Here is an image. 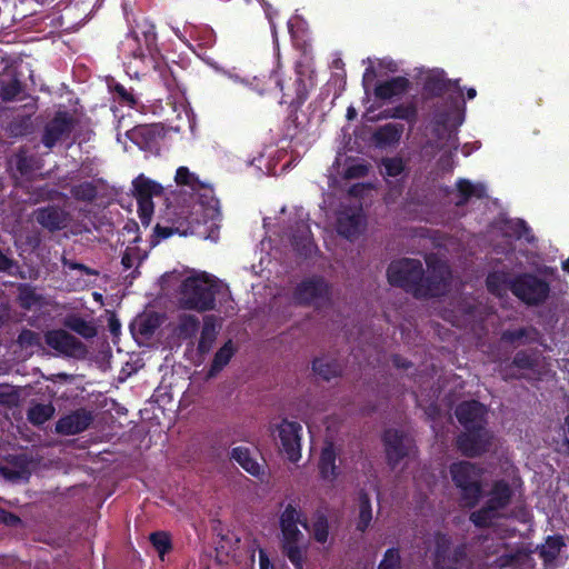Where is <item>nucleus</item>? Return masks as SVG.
<instances>
[{"instance_id": "nucleus-1", "label": "nucleus", "mask_w": 569, "mask_h": 569, "mask_svg": "<svg viewBox=\"0 0 569 569\" xmlns=\"http://www.w3.org/2000/svg\"><path fill=\"white\" fill-rule=\"evenodd\" d=\"M426 262L427 276H423L422 263L418 259L403 258L391 262L387 271L389 282L411 290L417 297L443 293L450 277L447 263L435 256H429Z\"/></svg>"}, {"instance_id": "nucleus-2", "label": "nucleus", "mask_w": 569, "mask_h": 569, "mask_svg": "<svg viewBox=\"0 0 569 569\" xmlns=\"http://www.w3.org/2000/svg\"><path fill=\"white\" fill-rule=\"evenodd\" d=\"M226 316L236 312L229 287L207 272H191L182 281L179 305L184 309L203 312L217 307Z\"/></svg>"}, {"instance_id": "nucleus-3", "label": "nucleus", "mask_w": 569, "mask_h": 569, "mask_svg": "<svg viewBox=\"0 0 569 569\" xmlns=\"http://www.w3.org/2000/svg\"><path fill=\"white\" fill-rule=\"evenodd\" d=\"M485 413V407L478 401L463 402L456 410L459 422L466 428L458 447L467 456L481 455L490 446L491 435L483 428Z\"/></svg>"}, {"instance_id": "nucleus-4", "label": "nucleus", "mask_w": 569, "mask_h": 569, "mask_svg": "<svg viewBox=\"0 0 569 569\" xmlns=\"http://www.w3.org/2000/svg\"><path fill=\"white\" fill-rule=\"evenodd\" d=\"M450 473L455 485L460 489L463 503L473 507L481 496V469L461 461L450 466Z\"/></svg>"}, {"instance_id": "nucleus-5", "label": "nucleus", "mask_w": 569, "mask_h": 569, "mask_svg": "<svg viewBox=\"0 0 569 569\" xmlns=\"http://www.w3.org/2000/svg\"><path fill=\"white\" fill-rule=\"evenodd\" d=\"M511 490L503 481H497L490 492L486 507L475 511L470 516V520L478 527H486L503 516V510L509 503Z\"/></svg>"}, {"instance_id": "nucleus-6", "label": "nucleus", "mask_w": 569, "mask_h": 569, "mask_svg": "<svg viewBox=\"0 0 569 569\" xmlns=\"http://www.w3.org/2000/svg\"><path fill=\"white\" fill-rule=\"evenodd\" d=\"M482 551L485 558L482 559L483 566L489 568L496 567L498 569H517L520 565H530L531 559L522 553H513L509 548L501 541L495 542L493 540H485Z\"/></svg>"}, {"instance_id": "nucleus-7", "label": "nucleus", "mask_w": 569, "mask_h": 569, "mask_svg": "<svg viewBox=\"0 0 569 569\" xmlns=\"http://www.w3.org/2000/svg\"><path fill=\"white\" fill-rule=\"evenodd\" d=\"M385 443L392 468H396L401 461H403V468H408L416 460V447L412 439L398 430H388L385 435Z\"/></svg>"}, {"instance_id": "nucleus-8", "label": "nucleus", "mask_w": 569, "mask_h": 569, "mask_svg": "<svg viewBox=\"0 0 569 569\" xmlns=\"http://www.w3.org/2000/svg\"><path fill=\"white\" fill-rule=\"evenodd\" d=\"M301 432L302 427L299 422L287 419L278 423L273 430L282 452L292 462L301 458Z\"/></svg>"}, {"instance_id": "nucleus-9", "label": "nucleus", "mask_w": 569, "mask_h": 569, "mask_svg": "<svg viewBox=\"0 0 569 569\" xmlns=\"http://www.w3.org/2000/svg\"><path fill=\"white\" fill-rule=\"evenodd\" d=\"M511 291L528 305H538L549 295V284L531 274L518 277L511 284Z\"/></svg>"}, {"instance_id": "nucleus-10", "label": "nucleus", "mask_w": 569, "mask_h": 569, "mask_svg": "<svg viewBox=\"0 0 569 569\" xmlns=\"http://www.w3.org/2000/svg\"><path fill=\"white\" fill-rule=\"evenodd\" d=\"M330 297V287L321 277H310L301 281L296 290L293 298L300 305H310L319 307L327 302Z\"/></svg>"}, {"instance_id": "nucleus-11", "label": "nucleus", "mask_w": 569, "mask_h": 569, "mask_svg": "<svg viewBox=\"0 0 569 569\" xmlns=\"http://www.w3.org/2000/svg\"><path fill=\"white\" fill-rule=\"evenodd\" d=\"M366 219L359 204L342 206L337 214L336 228L339 234L353 240L366 230Z\"/></svg>"}, {"instance_id": "nucleus-12", "label": "nucleus", "mask_w": 569, "mask_h": 569, "mask_svg": "<svg viewBox=\"0 0 569 569\" xmlns=\"http://www.w3.org/2000/svg\"><path fill=\"white\" fill-rule=\"evenodd\" d=\"M281 533L283 537V549L296 567V569H302L305 547H303V533L299 530L298 525H280Z\"/></svg>"}, {"instance_id": "nucleus-13", "label": "nucleus", "mask_w": 569, "mask_h": 569, "mask_svg": "<svg viewBox=\"0 0 569 569\" xmlns=\"http://www.w3.org/2000/svg\"><path fill=\"white\" fill-rule=\"evenodd\" d=\"M72 128V117L67 113H58L46 127L42 138L44 146L52 148L58 141L67 139Z\"/></svg>"}, {"instance_id": "nucleus-14", "label": "nucleus", "mask_w": 569, "mask_h": 569, "mask_svg": "<svg viewBox=\"0 0 569 569\" xmlns=\"http://www.w3.org/2000/svg\"><path fill=\"white\" fill-rule=\"evenodd\" d=\"M91 422V412L80 409L59 419L56 425V431L67 436L76 435L84 431Z\"/></svg>"}, {"instance_id": "nucleus-15", "label": "nucleus", "mask_w": 569, "mask_h": 569, "mask_svg": "<svg viewBox=\"0 0 569 569\" xmlns=\"http://www.w3.org/2000/svg\"><path fill=\"white\" fill-rule=\"evenodd\" d=\"M46 342L54 350L67 355H73L81 349V342L61 329L47 332Z\"/></svg>"}, {"instance_id": "nucleus-16", "label": "nucleus", "mask_w": 569, "mask_h": 569, "mask_svg": "<svg viewBox=\"0 0 569 569\" xmlns=\"http://www.w3.org/2000/svg\"><path fill=\"white\" fill-rule=\"evenodd\" d=\"M231 458L254 477H260L264 472L263 465L259 462L258 453L247 447L233 448Z\"/></svg>"}, {"instance_id": "nucleus-17", "label": "nucleus", "mask_w": 569, "mask_h": 569, "mask_svg": "<svg viewBox=\"0 0 569 569\" xmlns=\"http://www.w3.org/2000/svg\"><path fill=\"white\" fill-rule=\"evenodd\" d=\"M435 543V569H453L452 563L458 560V556L462 555V550H456L453 555H451L449 550L450 541L443 535H437Z\"/></svg>"}, {"instance_id": "nucleus-18", "label": "nucleus", "mask_w": 569, "mask_h": 569, "mask_svg": "<svg viewBox=\"0 0 569 569\" xmlns=\"http://www.w3.org/2000/svg\"><path fill=\"white\" fill-rule=\"evenodd\" d=\"M36 220L43 228L54 231L67 227L69 216L59 208H43L36 212Z\"/></svg>"}, {"instance_id": "nucleus-19", "label": "nucleus", "mask_w": 569, "mask_h": 569, "mask_svg": "<svg viewBox=\"0 0 569 569\" xmlns=\"http://www.w3.org/2000/svg\"><path fill=\"white\" fill-rule=\"evenodd\" d=\"M339 449L332 442H327L321 450L319 470L323 480L332 482L338 477L336 458Z\"/></svg>"}, {"instance_id": "nucleus-20", "label": "nucleus", "mask_w": 569, "mask_h": 569, "mask_svg": "<svg viewBox=\"0 0 569 569\" xmlns=\"http://www.w3.org/2000/svg\"><path fill=\"white\" fill-rule=\"evenodd\" d=\"M312 371L322 380L330 381L342 373V366L331 356H321L312 361Z\"/></svg>"}, {"instance_id": "nucleus-21", "label": "nucleus", "mask_w": 569, "mask_h": 569, "mask_svg": "<svg viewBox=\"0 0 569 569\" xmlns=\"http://www.w3.org/2000/svg\"><path fill=\"white\" fill-rule=\"evenodd\" d=\"M236 348L231 340L227 341L214 355L212 363L207 373V378L216 377L231 360L234 355Z\"/></svg>"}, {"instance_id": "nucleus-22", "label": "nucleus", "mask_w": 569, "mask_h": 569, "mask_svg": "<svg viewBox=\"0 0 569 569\" xmlns=\"http://www.w3.org/2000/svg\"><path fill=\"white\" fill-rule=\"evenodd\" d=\"M301 525L305 529L309 530L307 519L301 511L300 505L296 500H291L283 505L280 515V525Z\"/></svg>"}, {"instance_id": "nucleus-23", "label": "nucleus", "mask_w": 569, "mask_h": 569, "mask_svg": "<svg viewBox=\"0 0 569 569\" xmlns=\"http://www.w3.org/2000/svg\"><path fill=\"white\" fill-rule=\"evenodd\" d=\"M407 86L408 80L406 78L397 77L377 86L375 93L380 99H391L403 93Z\"/></svg>"}, {"instance_id": "nucleus-24", "label": "nucleus", "mask_w": 569, "mask_h": 569, "mask_svg": "<svg viewBox=\"0 0 569 569\" xmlns=\"http://www.w3.org/2000/svg\"><path fill=\"white\" fill-rule=\"evenodd\" d=\"M220 329V323L213 316H207L203 320V328L199 341V350L208 352L214 342Z\"/></svg>"}, {"instance_id": "nucleus-25", "label": "nucleus", "mask_w": 569, "mask_h": 569, "mask_svg": "<svg viewBox=\"0 0 569 569\" xmlns=\"http://www.w3.org/2000/svg\"><path fill=\"white\" fill-rule=\"evenodd\" d=\"M133 189L137 200H152L153 196H158L162 192V188L159 183L142 174L133 180Z\"/></svg>"}, {"instance_id": "nucleus-26", "label": "nucleus", "mask_w": 569, "mask_h": 569, "mask_svg": "<svg viewBox=\"0 0 569 569\" xmlns=\"http://www.w3.org/2000/svg\"><path fill=\"white\" fill-rule=\"evenodd\" d=\"M292 244L301 254H310L313 250V242L309 227L301 221L297 227V233L292 236Z\"/></svg>"}, {"instance_id": "nucleus-27", "label": "nucleus", "mask_w": 569, "mask_h": 569, "mask_svg": "<svg viewBox=\"0 0 569 569\" xmlns=\"http://www.w3.org/2000/svg\"><path fill=\"white\" fill-rule=\"evenodd\" d=\"M566 546L562 537L555 536L548 537L543 545L539 548V555L546 563H551L556 560L561 549Z\"/></svg>"}, {"instance_id": "nucleus-28", "label": "nucleus", "mask_w": 569, "mask_h": 569, "mask_svg": "<svg viewBox=\"0 0 569 569\" xmlns=\"http://www.w3.org/2000/svg\"><path fill=\"white\" fill-rule=\"evenodd\" d=\"M502 232L508 237H516L518 239L525 238L528 242L533 240L529 228L522 220H503L501 226Z\"/></svg>"}, {"instance_id": "nucleus-29", "label": "nucleus", "mask_w": 569, "mask_h": 569, "mask_svg": "<svg viewBox=\"0 0 569 569\" xmlns=\"http://www.w3.org/2000/svg\"><path fill=\"white\" fill-rule=\"evenodd\" d=\"M401 134L402 126L388 123L377 131L376 140L381 146H391L400 140Z\"/></svg>"}, {"instance_id": "nucleus-30", "label": "nucleus", "mask_w": 569, "mask_h": 569, "mask_svg": "<svg viewBox=\"0 0 569 569\" xmlns=\"http://www.w3.org/2000/svg\"><path fill=\"white\" fill-rule=\"evenodd\" d=\"M457 188L462 199L457 204H463L469 197L481 198L486 193V187L481 183H472L469 180L461 179L457 182Z\"/></svg>"}, {"instance_id": "nucleus-31", "label": "nucleus", "mask_w": 569, "mask_h": 569, "mask_svg": "<svg viewBox=\"0 0 569 569\" xmlns=\"http://www.w3.org/2000/svg\"><path fill=\"white\" fill-rule=\"evenodd\" d=\"M372 520V508L370 499L367 493L361 492L359 496V517L357 522V529L365 531Z\"/></svg>"}, {"instance_id": "nucleus-32", "label": "nucleus", "mask_w": 569, "mask_h": 569, "mask_svg": "<svg viewBox=\"0 0 569 569\" xmlns=\"http://www.w3.org/2000/svg\"><path fill=\"white\" fill-rule=\"evenodd\" d=\"M405 171L401 158H385L381 160L380 172L385 178L398 179Z\"/></svg>"}, {"instance_id": "nucleus-33", "label": "nucleus", "mask_w": 569, "mask_h": 569, "mask_svg": "<svg viewBox=\"0 0 569 569\" xmlns=\"http://www.w3.org/2000/svg\"><path fill=\"white\" fill-rule=\"evenodd\" d=\"M54 413V408L51 405L38 403L28 410V419L33 425H41L49 420Z\"/></svg>"}, {"instance_id": "nucleus-34", "label": "nucleus", "mask_w": 569, "mask_h": 569, "mask_svg": "<svg viewBox=\"0 0 569 569\" xmlns=\"http://www.w3.org/2000/svg\"><path fill=\"white\" fill-rule=\"evenodd\" d=\"M378 569H402V559L399 549H387L378 565Z\"/></svg>"}, {"instance_id": "nucleus-35", "label": "nucleus", "mask_w": 569, "mask_h": 569, "mask_svg": "<svg viewBox=\"0 0 569 569\" xmlns=\"http://www.w3.org/2000/svg\"><path fill=\"white\" fill-rule=\"evenodd\" d=\"M66 326L86 338H91L96 335L94 327L79 317L68 318Z\"/></svg>"}, {"instance_id": "nucleus-36", "label": "nucleus", "mask_w": 569, "mask_h": 569, "mask_svg": "<svg viewBox=\"0 0 569 569\" xmlns=\"http://www.w3.org/2000/svg\"><path fill=\"white\" fill-rule=\"evenodd\" d=\"M487 286L489 291L495 295L501 296L502 291L508 287L507 276L502 272H493L487 278Z\"/></svg>"}, {"instance_id": "nucleus-37", "label": "nucleus", "mask_w": 569, "mask_h": 569, "mask_svg": "<svg viewBox=\"0 0 569 569\" xmlns=\"http://www.w3.org/2000/svg\"><path fill=\"white\" fill-rule=\"evenodd\" d=\"M21 91V86L18 80L11 79L8 82H2L0 84V97L6 100L10 101L13 100Z\"/></svg>"}, {"instance_id": "nucleus-38", "label": "nucleus", "mask_w": 569, "mask_h": 569, "mask_svg": "<svg viewBox=\"0 0 569 569\" xmlns=\"http://www.w3.org/2000/svg\"><path fill=\"white\" fill-rule=\"evenodd\" d=\"M199 327V320L196 316H184L180 319L179 332L183 337L193 336Z\"/></svg>"}, {"instance_id": "nucleus-39", "label": "nucleus", "mask_w": 569, "mask_h": 569, "mask_svg": "<svg viewBox=\"0 0 569 569\" xmlns=\"http://www.w3.org/2000/svg\"><path fill=\"white\" fill-rule=\"evenodd\" d=\"M176 182L178 184L189 186L196 188L199 184V180L194 173H192L187 167L178 168L176 172Z\"/></svg>"}, {"instance_id": "nucleus-40", "label": "nucleus", "mask_w": 569, "mask_h": 569, "mask_svg": "<svg viewBox=\"0 0 569 569\" xmlns=\"http://www.w3.org/2000/svg\"><path fill=\"white\" fill-rule=\"evenodd\" d=\"M96 193V188L90 182L80 183L72 189V194L80 200H92Z\"/></svg>"}, {"instance_id": "nucleus-41", "label": "nucleus", "mask_w": 569, "mask_h": 569, "mask_svg": "<svg viewBox=\"0 0 569 569\" xmlns=\"http://www.w3.org/2000/svg\"><path fill=\"white\" fill-rule=\"evenodd\" d=\"M150 539L160 557L163 558V555L170 549L169 536L164 532H156L151 535Z\"/></svg>"}, {"instance_id": "nucleus-42", "label": "nucleus", "mask_w": 569, "mask_h": 569, "mask_svg": "<svg viewBox=\"0 0 569 569\" xmlns=\"http://www.w3.org/2000/svg\"><path fill=\"white\" fill-rule=\"evenodd\" d=\"M315 540L320 543H326L328 540L329 531L328 523L325 519H318L310 529Z\"/></svg>"}, {"instance_id": "nucleus-43", "label": "nucleus", "mask_w": 569, "mask_h": 569, "mask_svg": "<svg viewBox=\"0 0 569 569\" xmlns=\"http://www.w3.org/2000/svg\"><path fill=\"white\" fill-rule=\"evenodd\" d=\"M138 212L142 224L148 227L153 213L152 200H138Z\"/></svg>"}, {"instance_id": "nucleus-44", "label": "nucleus", "mask_w": 569, "mask_h": 569, "mask_svg": "<svg viewBox=\"0 0 569 569\" xmlns=\"http://www.w3.org/2000/svg\"><path fill=\"white\" fill-rule=\"evenodd\" d=\"M535 336H536V332L533 330L517 329V330H512V331H506L502 335V339L506 341H510V342H517V341H521L525 337L528 340H532V339H535Z\"/></svg>"}, {"instance_id": "nucleus-45", "label": "nucleus", "mask_w": 569, "mask_h": 569, "mask_svg": "<svg viewBox=\"0 0 569 569\" xmlns=\"http://www.w3.org/2000/svg\"><path fill=\"white\" fill-rule=\"evenodd\" d=\"M142 256H140L134 247H128L122 256L121 263L126 269H130L140 263Z\"/></svg>"}, {"instance_id": "nucleus-46", "label": "nucleus", "mask_w": 569, "mask_h": 569, "mask_svg": "<svg viewBox=\"0 0 569 569\" xmlns=\"http://www.w3.org/2000/svg\"><path fill=\"white\" fill-rule=\"evenodd\" d=\"M19 299L21 305L26 308H31L40 301V297L30 288H23L20 292Z\"/></svg>"}, {"instance_id": "nucleus-47", "label": "nucleus", "mask_w": 569, "mask_h": 569, "mask_svg": "<svg viewBox=\"0 0 569 569\" xmlns=\"http://www.w3.org/2000/svg\"><path fill=\"white\" fill-rule=\"evenodd\" d=\"M448 84H451V81L450 80H446L443 78V72L442 71L435 72V74L430 78V80L428 82V87L432 91H437V92H440V91L445 90Z\"/></svg>"}, {"instance_id": "nucleus-48", "label": "nucleus", "mask_w": 569, "mask_h": 569, "mask_svg": "<svg viewBox=\"0 0 569 569\" xmlns=\"http://www.w3.org/2000/svg\"><path fill=\"white\" fill-rule=\"evenodd\" d=\"M513 363L520 369H527L533 366L535 359L527 353L519 352L515 357Z\"/></svg>"}, {"instance_id": "nucleus-49", "label": "nucleus", "mask_w": 569, "mask_h": 569, "mask_svg": "<svg viewBox=\"0 0 569 569\" xmlns=\"http://www.w3.org/2000/svg\"><path fill=\"white\" fill-rule=\"evenodd\" d=\"M0 473L4 479L10 480V481H14L18 479H26V471H23V470L16 471V470H10L7 467H1Z\"/></svg>"}, {"instance_id": "nucleus-50", "label": "nucleus", "mask_w": 569, "mask_h": 569, "mask_svg": "<svg viewBox=\"0 0 569 569\" xmlns=\"http://www.w3.org/2000/svg\"><path fill=\"white\" fill-rule=\"evenodd\" d=\"M62 263H63V267L68 268V269H71V270H80L87 274H94V272L88 268L87 266L84 264H81V263H76V262H72L70 260H68L67 258H62Z\"/></svg>"}, {"instance_id": "nucleus-51", "label": "nucleus", "mask_w": 569, "mask_h": 569, "mask_svg": "<svg viewBox=\"0 0 569 569\" xmlns=\"http://www.w3.org/2000/svg\"><path fill=\"white\" fill-rule=\"evenodd\" d=\"M0 521L9 526H14L20 522V519L17 516L0 508Z\"/></svg>"}, {"instance_id": "nucleus-52", "label": "nucleus", "mask_w": 569, "mask_h": 569, "mask_svg": "<svg viewBox=\"0 0 569 569\" xmlns=\"http://www.w3.org/2000/svg\"><path fill=\"white\" fill-rule=\"evenodd\" d=\"M16 400V396L7 387H0V403H10Z\"/></svg>"}, {"instance_id": "nucleus-53", "label": "nucleus", "mask_w": 569, "mask_h": 569, "mask_svg": "<svg viewBox=\"0 0 569 569\" xmlns=\"http://www.w3.org/2000/svg\"><path fill=\"white\" fill-rule=\"evenodd\" d=\"M116 90H117V92L120 94V97L123 100H126L130 104H134L136 103V100H134L133 96L129 91H127L123 86L117 84L116 86Z\"/></svg>"}, {"instance_id": "nucleus-54", "label": "nucleus", "mask_w": 569, "mask_h": 569, "mask_svg": "<svg viewBox=\"0 0 569 569\" xmlns=\"http://www.w3.org/2000/svg\"><path fill=\"white\" fill-rule=\"evenodd\" d=\"M440 168L441 170L443 171H449L452 169L453 167V162L451 160V154H445L441 159H440Z\"/></svg>"}, {"instance_id": "nucleus-55", "label": "nucleus", "mask_w": 569, "mask_h": 569, "mask_svg": "<svg viewBox=\"0 0 569 569\" xmlns=\"http://www.w3.org/2000/svg\"><path fill=\"white\" fill-rule=\"evenodd\" d=\"M259 567L260 569H272L270 560L268 559L263 550L259 551Z\"/></svg>"}, {"instance_id": "nucleus-56", "label": "nucleus", "mask_w": 569, "mask_h": 569, "mask_svg": "<svg viewBox=\"0 0 569 569\" xmlns=\"http://www.w3.org/2000/svg\"><path fill=\"white\" fill-rule=\"evenodd\" d=\"M120 322L114 318L111 317L109 320V329L113 335H117L120 331Z\"/></svg>"}, {"instance_id": "nucleus-57", "label": "nucleus", "mask_w": 569, "mask_h": 569, "mask_svg": "<svg viewBox=\"0 0 569 569\" xmlns=\"http://www.w3.org/2000/svg\"><path fill=\"white\" fill-rule=\"evenodd\" d=\"M156 232L161 238H168L172 234V231L169 228L160 227V226L156 227Z\"/></svg>"}, {"instance_id": "nucleus-58", "label": "nucleus", "mask_w": 569, "mask_h": 569, "mask_svg": "<svg viewBox=\"0 0 569 569\" xmlns=\"http://www.w3.org/2000/svg\"><path fill=\"white\" fill-rule=\"evenodd\" d=\"M11 261L0 251V271L9 269Z\"/></svg>"}, {"instance_id": "nucleus-59", "label": "nucleus", "mask_w": 569, "mask_h": 569, "mask_svg": "<svg viewBox=\"0 0 569 569\" xmlns=\"http://www.w3.org/2000/svg\"><path fill=\"white\" fill-rule=\"evenodd\" d=\"M32 338H33V333H32V332H30V331H24V332H22V333L20 335V338H19V339H20V341H21V342H24V341L30 342Z\"/></svg>"}, {"instance_id": "nucleus-60", "label": "nucleus", "mask_w": 569, "mask_h": 569, "mask_svg": "<svg viewBox=\"0 0 569 569\" xmlns=\"http://www.w3.org/2000/svg\"><path fill=\"white\" fill-rule=\"evenodd\" d=\"M446 147L448 148H456V137L452 132H449L448 141L446 143Z\"/></svg>"}, {"instance_id": "nucleus-61", "label": "nucleus", "mask_w": 569, "mask_h": 569, "mask_svg": "<svg viewBox=\"0 0 569 569\" xmlns=\"http://www.w3.org/2000/svg\"><path fill=\"white\" fill-rule=\"evenodd\" d=\"M415 114V111L413 110H409L407 111L406 113H398L397 117L399 118H405V119H409V117L413 116Z\"/></svg>"}, {"instance_id": "nucleus-62", "label": "nucleus", "mask_w": 569, "mask_h": 569, "mask_svg": "<svg viewBox=\"0 0 569 569\" xmlns=\"http://www.w3.org/2000/svg\"><path fill=\"white\" fill-rule=\"evenodd\" d=\"M476 94H477L476 89H473V88L468 89L467 96L469 99H473L476 97Z\"/></svg>"}, {"instance_id": "nucleus-63", "label": "nucleus", "mask_w": 569, "mask_h": 569, "mask_svg": "<svg viewBox=\"0 0 569 569\" xmlns=\"http://www.w3.org/2000/svg\"><path fill=\"white\" fill-rule=\"evenodd\" d=\"M348 119H353L356 117V110L353 108H349L347 112Z\"/></svg>"}, {"instance_id": "nucleus-64", "label": "nucleus", "mask_w": 569, "mask_h": 569, "mask_svg": "<svg viewBox=\"0 0 569 569\" xmlns=\"http://www.w3.org/2000/svg\"><path fill=\"white\" fill-rule=\"evenodd\" d=\"M395 365H396L397 367L407 368V363H406L405 361H400V359H399V358H396V359H395Z\"/></svg>"}]
</instances>
